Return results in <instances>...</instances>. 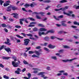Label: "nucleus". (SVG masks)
Instances as JSON below:
<instances>
[{
    "mask_svg": "<svg viewBox=\"0 0 79 79\" xmlns=\"http://www.w3.org/2000/svg\"><path fill=\"white\" fill-rule=\"evenodd\" d=\"M18 62L19 63L17 62H15L14 61H12V64L13 66H14V67L16 68V67H18V66H19V64H20L21 62H20V61L19 60H18Z\"/></svg>",
    "mask_w": 79,
    "mask_h": 79,
    "instance_id": "obj_1",
    "label": "nucleus"
},
{
    "mask_svg": "<svg viewBox=\"0 0 79 79\" xmlns=\"http://www.w3.org/2000/svg\"><path fill=\"white\" fill-rule=\"evenodd\" d=\"M77 58H75L73 59H70V60L67 59L66 60H62V61L63 62H64V63H67V62H72V61L74 60H77Z\"/></svg>",
    "mask_w": 79,
    "mask_h": 79,
    "instance_id": "obj_2",
    "label": "nucleus"
},
{
    "mask_svg": "<svg viewBox=\"0 0 79 79\" xmlns=\"http://www.w3.org/2000/svg\"><path fill=\"white\" fill-rule=\"evenodd\" d=\"M24 45L27 46L29 44V42H31V40L29 39H25L24 40Z\"/></svg>",
    "mask_w": 79,
    "mask_h": 79,
    "instance_id": "obj_3",
    "label": "nucleus"
},
{
    "mask_svg": "<svg viewBox=\"0 0 79 79\" xmlns=\"http://www.w3.org/2000/svg\"><path fill=\"white\" fill-rule=\"evenodd\" d=\"M69 13H68L66 12V11H64L63 12V14L64 15H66L69 16H71V14H72V13H73V11L71 10H69L68 11Z\"/></svg>",
    "mask_w": 79,
    "mask_h": 79,
    "instance_id": "obj_4",
    "label": "nucleus"
},
{
    "mask_svg": "<svg viewBox=\"0 0 79 79\" xmlns=\"http://www.w3.org/2000/svg\"><path fill=\"white\" fill-rule=\"evenodd\" d=\"M12 15H14L13 16V17H14L15 18H16V19H18L19 18V17L18 16V14L15 13H14L12 14Z\"/></svg>",
    "mask_w": 79,
    "mask_h": 79,
    "instance_id": "obj_5",
    "label": "nucleus"
},
{
    "mask_svg": "<svg viewBox=\"0 0 79 79\" xmlns=\"http://www.w3.org/2000/svg\"><path fill=\"white\" fill-rule=\"evenodd\" d=\"M4 50H5L8 53H9V52H10V53H11V49H10V48H4Z\"/></svg>",
    "mask_w": 79,
    "mask_h": 79,
    "instance_id": "obj_6",
    "label": "nucleus"
},
{
    "mask_svg": "<svg viewBox=\"0 0 79 79\" xmlns=\"http://www.w3.org/2000/svg\"><path fill=\"white\" fill-rule=\"evenodd\" d=\"M45 73V72H42L39 73L38 75V76H40V75H41V77H44V76H45V75H44V74Z\"/></svg>",
    "mask_w": 79,
    "mask_h": 79,
    "instance_id": "obj_7",
    "label": "nucleus"
},
{
    "mask_svg": "<svg viewBox=\"0 0 79 79\" xmlns=\"http://www.w3.org/2000/svg\"><path fill=\"white\" fill-rule=\"evenodd\" d=\"M38 34L39 36H41L42 35H46V33L45 34L44 32H39L38 33Z\"/></svg>",
    "mask_w": 79,
    "mask_h": 79,
    "instance_id": "obj_8",
    "label": "nucleus"
},
{
    "mask_svg": "<svg viewBox=\"0 0 79 79\" xmlns=\"http://www.w3.org/2000/svg\"><path fill=\"white\" fill-rule=\"evenodd\" d=\"M63 33H64V34H67L68 32H66L64 31H59L58 32V34H63Z\"/></svg>",
    "mask_w": 79,
    "mask_h": 79,
    "instance_id": "obj_9",
    "label": "nucleus"
},
{
    "mask_svg": "<svg viewBox=\"0 0 79 79\" xmlns=\"http://www.w3.org/2000/svg\"><path fill=\"white\" fill-rule=\"evenodd\" d=\"M40 31H41V32H42V31H44V32H45V31H47V30L44 28H40Z\"/></svg>",
    "mask_w": 79,
    "mask_h": 79,
    "instance_id": "obj_10",
    "label": "nucleus"
},
{
    "mask_svg": "<svg viewBox=\"0 0 79 79\" xmlns=\"http://www.w3.org/2000/svg\"><path fill=\"white\" fill-rule=\"evenodd\" d=\"M2 59H3V60H8L9 59V58H10V57L3 56V57H2Z\"/></svg>",
    "mask_w": 79,
    "mask_h": 79,
    "instance_id": "obj_11",
    "label": "nucleus"
},
{
    "mask_svg": "<svg viewBox=\"0 0 79 79\" xmlns=\"http://www.w3.org/2000/svg\"><path fill=\"white\" fill-rule=\"evenodd\" d=\"M35 54L37 55L38 56H39L40 55V53L39 52L37 51L36 50L35 51Z\"/></svg>",
    "mask_w": 79,
    "mask_h": 79,
    "instance_id": "obj_12",
    "label": "nucleus"
},
{
    "mask_svg": "<svg viewBox=\"0 0 79 79\" xmlns=\"http://www.w3.org/2000/svg\"><path fill=\"white\" fill-rule=\"evenodd\" d=\"M49 32H50V33H54V31H53L52 30H49L47 32L46 34H48V33H49Z\"/></svg>",
    "mask_w": 79,
    "mask_h": 79,
    "instance_id": "obj_13",
    "label": "nucleus"
},
{
    "mask_svg": "<svg viewBox=\"0 0 79 79\" xmlns=\"http://www.w3.org/2000/svg\"><path fill=\"white\" fill-rule=\"evenodd\" d=\"M28 19H29L31 21H35V20L34 19H33L32 17L28 18Z\"/></svg>",
    "mask_w": 79,
    "mask_h": 79,
    "instance_id": "obj_14",
    "label": "nucleus"
},
{
    "mask_svg": "<svg viewBox=\"0 0 79 79\" xmlns=\"http://www.w3.org/2000/svg\"><path fill=\"white\" fill-rule=\"evenodd\" d=\"M17 9L18 8H17V7H16L15 6H12V9L13 10H17Z\"/></svg>",
    "mask_w": 79,
    "mask_h": 79,
    "instance_id": "obj_15",
    "label": "nucleus"
},
{
    "mask_svg": "<svg viewBox=\"0 0 79 79\" xmlns=\"http://www.w3.org/2000/svg\"><path fill=\"white\" fill-rule=\"evenodd\" d=\"M66 2H68V1L66 0H62L60 2V3H66Z\"/></svg>",
    "mask_w": 79,
    "mask_h": 79,
    "instance_id": "obj_16",
    "label": "nucleus"
},
{
    "mask_svg": "<svg viewBox=\"0 0 79 79\" xmlns=\"http://www.w3.org/2000/svg\"><path fill=\"white\" fill-rule=\"evenodd\" d=\"M44 39L46 41H48V39H49V37L48 36H46L44 38Z\"/></svg>",
    "mask_w": 79,
    "mask_h": 79,
    "instance_id": "obj_17",
    "label": "nucleus"
},
{
    "mask_svg": "<svg viewBox=\"0 0 79 79\" xmlns=\"http://www.w3.org/2000/svg\"><path fill=\"white\" fill-rule=\"evenodd\" d=\"M51 58L52 59H53L55 60H57V58L56 56H52L51 57Z\"/></svg>",
    "mask_w": 79,
    "mask_h": 79,
    "instance_id": "obj_18",
    "label": "nucleus"
},
{
    "mask_svg": "<svg viewBox=\"0 0 79 79\" xmlns=\"http://www.w3.org/2000/svg\"><path fill=\"white\" fill-rule=\"evenodd\" d=\"M33 31L36 32V31H37L38 30L37 28L35 27L33 29Z\"/></svg>",
    "mask_w": 79,
    "mask_h": 79,
    "instance_id": "obj_19",
    "label": "nucleus"
},
{
    "mask_svg": "<svg viewBox=\"0 0 79 79\" xmlns=\"http://www.w3.org/2000/svg\"><path fill=\"white\" fill-rule=\"evenodd\" d=\"M38 26H39V27H45V26L43 24H38Z\"/></svg>",
    "mask_w": 79,
    "mask_h": 79,
    "instance_id": "obj_20",
    "label": "nucleus"
},
{
    "mask_svg": "<svg viewBox=\"0 0 79 79\" xmlns=\"http://www.w3.org/2000/svg\"><path fill=\"white\" fill-rule=\"evenodd\" d=\"M27 19H28V18H24V21H25L26 23H27V24H28V23H29V22H28V21H27Z\"/></svg>",
    "mask_w": 79,
    "mask_h": 79,
    "instance_id": "obj_21",
    "label": "nucleus"
},
{
    "mask_svg": "<svg viewBox=\"0 0 79 79\" xmlns=\"http://www.w3.org/2000/svg\"><path fill=\"white\" fill-rule=\"evenodd\" d=\"M15 36H16V37H17L18 38H19V39H23V38H24L23 37L21 36L18 35H16Z\"/></svg>",
    "mask_w": 79,
    "mask_h": 79,
    "instance_id": "obj_22",
    "label": "nucleus"
},
{
    "mask_svg": "<svg viewBox=\"0 0 79 79\" xmlns=\"http://www.w3.org/2000/svg\"><path fill=\"white\" fill-rule=\"evenodd\" d=\"M14 38L15 39V40H17L16 42L17 43H19L21 42V40H18L16 38Z\"/></svg>",
    "mask_w": 79,
    "mask_h": 79,
    "instance_id": "obj_23",
    "label": "nucleus"
},
{
    "mask_svg": "<svg viewBox=\"0 0 79 79\" xmlns=\"http://www.w3.org/2000/svg\"><path fill=\"white\" fill-rule=\"evenodd\" d=\"M61 24L62 26H64V27H67L68 26L67 24L64 23H61Z\"/></svg>",
    "mask_w": 79,
    "mask_h": 79,
    "instance_id": "obj_24",
    "label": "nucleus"
},
{
    "mask_svg": "<svg viewBox=\"0 0 79 79\" xmlns=\"http://www.w3.org/2000/svg\"><path fill=\"white\" fill-rule=\"evenodd\" d=\"M6 46L4 45H3L0 48V51H1L3 48H6Z\"/></svg>",
    "mask_w": 79,
    "mask_h": 79,
    "instance_id": "obj_25",
    "label": "nucleus"
},
{
    "mask_svg": "<svg viewBox=\"0 0 79 79\" xmlns=\"http://www.w3.org/2000/svg\"><path fill=\"white\" fill-rule=\"evenodd\" d=\"M73 24L75 25H77L78 26H79V23H78L76 21H74L73 22Z\"/></svg>",
    "mask_w": 79,
    "mask_h": 79,
    "instance_id": "obj_26",
    "label": "nucleus"
},
{
    "mask_svg": "<svg viewBox=\"0 0 79 79\" xmlns=\"http://www.w3.org/2000/svg\"><path fill=\"white\" fill-rule=\"evenodd\" d=\"M44 50H45V51H46V52H50V51L49 50V49L47 48H44Z\"/></svg>",
    "mask_w": 79,
    "mask_h": 79,
    "instance_id": "obj_27",
    "label": "nucleus"
},
{
    "mask_svg": "<svg viewBox=\"0 0 79 79\" xmlns=\"http://www.w3.org/2000/svg\"><path fill=\"white\" fill-rule=\"evenodd\" d=\"M1 26H2V27H7V26H6V25L5 24H1Z\"/></svg>",
    "mask_w": 79,
    "mask_h": 79,
    "instance_id": "obj_28",
    "label": "nucleus"
},
{
    "mask_svg": "<svg viewBox=\"0 0 79 79\" xmlns=\"http://www.w3.org/2000/svg\"><path fill=\"white\" fill-rule=\"evenodd\" d=\"M10 5V4L8 3H4V6H7Z\"/></svg>",
    "mask_w": 79,
    "mask_h": 79,
    "instance_id": "obj_29",
    "label": "nucleus"
},
{
    "mask_svg": "<svg viewBox=\"0 0 79 79\" xmlns=\"http://www.w3.org/2000/svg\"><path fill=\"white\" fill-rule=\"evenodd\" d=\"M5 44H7V45H11V43L9 42H5Z\"/></svg>",
    "mask_w": 79,
    "mask_h": 79,
    "instance_id": "obj_30",
    "label": "nucleus"
},
{
    "mask_svg": "<svg viewBox=\"0 0 79 79\" xmlns=\"http://www.w3.org/2000/svg\"><path fill=\"white\" fill-rule=\"evenodd\" d=\"M64 48H70V47L66 45L64 46Z\"/></svg>",
    "mask_w": 79,
    "mask_h": 79,
    "instance_id": "obj_31",
    "label": "nucleus"
},
{
    "mask_svg": "<svg viewBox=\"0 0 79 79\" xmlns=\"http://www.w3.org/2000/svg\"><path fill=\"white\" fill-rule=\"evenodd\" d=\"M37 24L36 22H32L30 23V24Z\"/></svg>",
    "mask_w": 79,
    "mask_h": 79,
    "instance_id": "obj_32",
    "label": "nucleus"
},
{
    "mask_svg": "<svg viewBox=\"0 0 79 79\" xmlns=\"http://www.w3.org/2000/svg\"><path fill=\"white\" fill-rule=\"evenodd\" d=\"M3 77L5 79H9V77L7 76L6 75H4L3 76Z\"/></svg>",
    "mask_w": 79,
    "mask_h": 79,
    "instance_id": "obj_33",
    "label": "nucleus"
},
{
    "mask_svg": "<svg viewBox=\"0 0 79 79\" xmlns=\"http://www.w3.org/2000/svg\"><path fill=\"white\" fill-rule=\"evenodd\" d=\"M34 52L32 51H30L28 52L29 54H33L34 53Z\"/></svg>",
    "mask_w": 79,
    "mask_h": 79,
    "instance_id": "obj_34",
    "label": "nucleus"
},
{
    "mask_svg": "<svg viewBox=\"0 0 79 79\" xmlns=\"http://www.w3.org/2000/svg\"><path fill=\"white\" fill-rule=\"evenodd\" d=\"M7 27L8 29H11V28L12 27V26H11L10 25L8 24L7 25Z\"/></svg>",
    "mask_w": 79,
    "mask_h": 79,
    "instance_id": "obj_35",
    "label": "nucleus"
},
{
    "mask_svg": "<svg viewBox=\"0 0 79 79\" xmlns=\"http://www.w3.org/2000/svg\"><path fill=\"white\" fill-rule=\"evenodd\" d=\"M53 17L54 19H56V20H57V21H59V20H60V19H58V18H56V16H55V15H54Z\"/></svg>",
    "mask_w": 79,
    "mask_h": 79,
    "instance_id": "obj_36",
    "label": "nucleus"
},
{
    "mask_svg": "<svg viewBox=\"0 0 79 79\" xmlns=\"http://www.w3.org/2000/svg\"><path fill=\"white\" fill-rule=\"evenodd\" d=\"M23 63L25 64H28V62L26 61L25 60L23 61Z\"/></svg>",
    "mask_w": 79,
    "mask_h": 79,
    "instance_id": "obj_37",
    "label": "nucleus"
},
{
    "mask_svg": "<svg viewBox=\"0 0 79 79\" xmlns=\"http://www.w3.org/2000/svg\"><path fill=\"white\" fill-rule=\"evenodd\" d=\"M3 3H4V1H3L0 0V4L1 5H3Z\"/></svg>",
    "mask_w": 79,
    "mask_h": 79,
    "instance_id": "obj_38",
    "label": "nucleus"
},
{
    "mask_svg": "<svg viewBox=\"0 0 79 79\" xmlns=\"http://www.w3.org/2000/svg\"><path fill=\"white\" fill-rule=\"evenodd\" d=\"M62 10V8H60L59 9H55V11H60V10Z\"/></svg>",
    "mask_w": 79,
    "mask_h": 79,
    "instance_id": "obj_39",
    "label": "nucleus"
},
{
    "mask_svg": "<svg viewBox=\"0 0 79 79\" xmlns=\"http://www.w3.org/2000/svg\"><path fill=\"white\" fill-rule=\"evenodd\" d=\"M26 35L28 37H32V35L31 34H27Z\"/></svg>",
    "mask_w": 79,
    "mask_h": 79,
    "instance_id": "obj_40",
    "label": "nucleus"
},
{
    "mask_svg": "<svg viewBox=\"0 0 79 79\" xmlns=\"http://www.w3.org/2000/svg\"><path fill=\"white\" fill-rule=\"evenodd\" d=\"M64 51V50L63 49H61L59 51V53H61L63 52Z\"/></svg>",
    "mask_w": 79,
    "mask_h": 79,
    "instance_id": "obj_41",
    "label": "nucleus"
},
{
    "mask_svg": "<svg viewBox=\"0 0 79 79\" xmlns=\"http://www.w3.org/2000/svg\"><path fill=\"white\" fill-rule=\"evenodd\" d=\"M10 38L11 40H14V39H15V38H14V37H13V36H10Z\"/></svg>",
    "mask_w": 79,
    "mask_h": 79,
    "instance_id": "obj_42",
    "label": "nucleus"
},
{
    "mask_svg": "<svg viewBox=\"0 0 79 79\" xmlns=\"http://www.w3.org/2000/svg\"><path fill=\"white\" fill-rule=\"evenodd\" d=\"M12 7V5H10L9 6L7 7V9H11Z\"/></svg>",
    "mask_w": 79,
    "mask_h": 79,
    "instance_id": "obj_43",
    "label": "nucleus"
},
{
    "mask_svg": "<svg viewBox=\"0 0 79 79\" xmlns=\"http://www.w3.org/2000/svg\"><path fill=\"white\" fill-rule=\"evenodd\" d=\"M36 17L37 19H42V18H41V17H40L39 15H36Z\"/></svg>",
    "mask_w": 79,
    "mask_h": 79,
    "instance_id": "obj_44",
    "label": "nucleus"
},
{
    "mask_svg": "<svg viewBox=\"0 0 79 79\" xmlns=\"http://www.w3.org/2000/svg\"><path fill=\"white\" fill-rule=\"evenodd\" d=\"M50 7H51V6H48V7H47L45 8V10H48V9H49V8H50Z\"/></svg>",
    "mask_w": 79,
    "mask_h": 79,
    "instance_id": "obj_45",
    "label": "nucleus"
},
{
    "mask_svg": "<svg viewBox=\"0 0 79 79\" xmlns=\"http://www.w3.org/2000/svg\"><path fill=\"white\" fill-rule=\"evenodd\" d=\"M57 18H63V15H61L60 16H58Z\"/></svg>",
    "mask_w": 79,
    "mask_h": 79,
    "instance_id": "obj_46",
    "label": "nucleus"
},
{
    "mask_svg": "<svg viewBox=\"0 0 79 79\" xmlns=\"http://www.w3.org/2000/svg\"><path fill=\"white\" fill-rule=\"evenodd\" d=\"M44 3H50L51 2V1L50 0L45 1H44Z\"/></svg>",
    "mask_w": 79,
    "mask_h": 79,
    "instance_id": "obj_47",
    "label": "nucleus"
},
{
    "mask_svg": "<svg viewBox=\"0 0 79 79\" xmlns=\"http://www.w3.org/2000/svg\"><path fill=\"white\" fill-rule=\"evenodd\" d=\"M27 76L29 78H31V74L30 73H29L27 74Z\"/></svg>",
    "mask_w": 79,
    "mask_h": 79,
    "instance_id": "obj_48",
    "label": "nucleus"
},
{
    "mask_svg": "<svg viewBox=\"0 0 79 79\" xmlns=\"http://www.w3.org/2000/svg\"><path fill=\"white\" fill-rule=\"evenodd\" d=\"M22 10L23 11H26V12H27V10H26V9L24 8H22Z\"/></svg>",
    "mask_w": 79,
    "mask_h": 79,
    "instance_id": "obj_49",
    "label": "nucleus"
},
{
    "mask_svg": "<svg viewBox=\"0 0 79 79\" xmlns=\"http://www.w3.org/2000/svg\"><path fill=\"white\" fill-rule=\"evenodd\" d=\"M15 27L16 28H21V26L19 25H16L15 26Z\"/></svg>",
    "mask_w": 79,
    "mask_h": 79,
    "instance_id": "obj_50",
    "label": "nucleus"
},
{
    "mask_svg": "<svg viewBox=\"0 0 79 79\" xmlns=\"http://www.w3.org/2000/svg\"><path fill=\"white\" fill-rule=\"evenodd\" d=\"M73 38L74 39H78V37L77 36H76V35H74L73 36Z\"/></svg>",
    "mask_w": 79,
    "mask_h": 79,
    "instance_id": "obj_51",
    "label": "nucleus"
},
{
    "mask_svg": "<svg viewBox=\"0 0 79 79\" xmlns=\"http://www.w3.org/2000/svg\"><path fill=\"white\" fill-rule=\"evenodd\" d=\"M41 48V47L40 46H37L36 47V49H38V50H39Z\"/></svg>",
    "mask_w": 79,
    "mask_h": 79,
    "instance_id": "obj_52",
    "label": "nucleus"
},
{
    "mask_svg": "<svg viewBox=\"0 0 79 79\" xmlns=\"http://www.w3.org/2000/svg\"><path fill=\"white\" fill-rule=\"evenodd\" d=\"M57 8H60L62 7V6L60 5V4L56 6Z\"/></svg>",
    "mask_w": 79,
    "mask_h": 79,
    "instance_id": "obj_53",
    "label": "nucleus"
},
{
    "mask_svg": "<svg viewBox=\"0 0 79 79\" xmlns=\"http://www.w3.org/2000/svg\"><path fill=\"white\" fill-rule=\"evenodd\" d=\"M15 73H16V74H20V73H19V72L18 70L15 71Z\"/></svg>",
    "mask_w": 79,
    "mask_h": 79,
    "instance_id": "obj_54",
    "label": "nucleus"
},
{
    "mask_svg": "<svg viewBox=\"0 0 79 79\" xmlns=\"http://www.w3.org/2000/svg\"><path fill=\"white\" fill-rule=\"evenodd\" d=\"M51 39L52 40H53V39H55V37L54 36H52L51 37Z\"/></svg>",
    "mask_w": 79,
    "mask_h": 79,
    "instance_id": "obj_55",
    "label": "nucleus"
},
{
    "mask_svg": "<svg viewBox=\"0 0 79 79\" xmlns=\"http://www.w3.org/2000/svg\"><path fill=\"white\" fill-rule=\"evenodd\" d=\"M31 48V47H29V48H26V49H27V51H29V50Z\"/></svg>",
    "mask_w": 79,
    "mask_h": 79,
    "instance_id": "obj_56",
    "label": "nucleus"
},
{
    "mask_svg": "<svg viewBox=\"0 0 79 79\" xmlns=\"http://www.w3.org/2000/svg\"><path fill=\"white\" fill-rule=\"evenodd\" d=\"M9 21H11V22H12V21H14V20L13 19L11 18L9 19Z\"/></svg>",
    "mask_w": 79,
    "mask_h": 79,
    "instance_id": "obj_57",
    "label": "nucleus"
},
{
    "mask_svg": "<svg viewBox=\"0 0 79 79\" xmlns=\"http://www.w3.org/2000/svg\"><path fill=\"white\" fill-rule=\"evenodd\" d=\"M21 34H22V35H23V36L24 37H26V34L24 33H21Z\"/></svg>",
    "mask_w": 79,
    "mask_h": 79,
    "instance_id": "obj_58",
    "label": "nucleus"
},
{
    "mask_svg": "<svg viewBox=\"0 0 79 79\" xmlns=\"http://www.w3.org/2000/svg\"><path fill=\"white\" fill-rule=\"evenodd\" d=\"M35 26V25H28V27H34Z\"/></svg>",
    "mask_w": 79,
    "mask_h": 79,
    "instance_id": "obj_59",
    "label": "nucleus"
},
{
    "mask_svg": "<svg viewBox=\"0 0 79 79\" xmlns=\"http://www.w3.org/2000/svg\"><path fill=\"white\" fill-rule=\"evenodd\" d=\"M71 27H73V28H74V29H76V28H77V27L76 26H74V25L73 26H71Z\"/></svg>",
    "mask_w": 79,
    "mask_h": 79,
    "instance_id": "obj_60",
    "label": "nucleus"
},
{
    "mask_svg": "<svg viewBox=\"0 0 79 79\" xmlns=\"http://www.w3.org/2000/svg\"><path fill=\"white\" fill-rule=\"evenodd\" d=\"M25 6H30V4H26L25 5Z\"/></svg>",
    "mask_w": 79,
    "mask_h": 79,
    "instance_id": "obj_61",
    "label": "nucleus"
},
{
    "mask_svg": "<svg viewBox=\"0 0 79 79\" xmlns=\"http://www.w3.org/2000/svg\"><path fill=\"white\" fill-rule=\"evenodd\" d=\"M52 45L51 44H50L48 46V47H49V48H52Z\"/></svg>",
    "mask_w": 79,
    "mask_h": 79,
    "instance_id": "obj_62",
    "label": "nucleus"
},
{
    "mask_svg": "<svg viewBox=\"0 0 79 79\" xmlns=\"http://www.w3.org/2000/svg\"><path fill=\"white\" fill-rule=\"evenodd\" d=\"M0 66L1 68H4V66L3 65V64H0Z\"/></svg>",
    "mask_w": 79,
    "mask_h": 79,
    "instance_id": "obj_63",
    "label": "nucleus"
},
{
    "mask_svg": "<svg viewBox=\"0 0 79 79\" xmlns=\"http://www.w3.org/2000/svg\"><path fill=\"white\" fill-rule=\"evenodd\" d=\"M23 79H30V78H29V77H23Z\"/></svg>",
    "mask_w": 79,
    "mask_h": 79,
    "instance_id": "obj_64",
    "label": "nucleus"
}]
</instances>
